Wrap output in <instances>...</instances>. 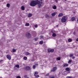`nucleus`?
I'll list each match as a JSON object with an SVG mask.
<instances>
[{
	"instance_id": "nucleus-1",
	"label": "nucleus",
	"mask_w": 78,
	"mask_h": 78,
	"mask_svg": "<svg viewBox=\"0 0 78 78\" xmlns=\"http://www.w3.org/2000/svg\"><path fill=\"white\" fill-rule=\"evenodd\" d=\"M42 3V2H40L39 1V0H32L30 4V5L31 6H36L37 5H39L40 3Z\"/></svg>"
},
{
	"instance_id": "nucleus-2",
	"label": "nucleus",
	"mask_w": 78,
	"mask_h": 78,
	"mask_svg": "<svg viewBox=\"0 0 78 78\" xmlns=\"http://www.w3.org/2000/svg\"><path fill=\"white\" fill-rule=\"evenodd\" d=\"M67 17L66 16H63L61 19V21L63 23L66 22L67 21Z\"/></svg>"
},
{
	"instance_id": "nucleus-3",
	"label": "nucleus",
	"mask_w": 78,
	"mask_h": 78,
	"mask_svg": "<svg viewBox=\"0 0 78 78\" xmlns=\"http://www.w3.org/2000/svg\"><path fill=\"white\" fill-rule=\"evenodd\" d=\"M26 35L27 38H31V34H30V33H27L26 34Z\"/></svg>"
},
{
	"instance_id": "nucleus-4",
	"label": "nucleus",
	"mask_w": 78,
	"mask_h": 78,
	"mask_svg": "<svg viewBox=\"0 0 78 78\" xmlns=\"http://www.w3.org/2000/svg\"><path fill=\"white\" fill-rule=\"evenodd\" d=\"M56 70H57V67H55L51 70V72H55Z\"/></svg>"
},
{
	"instance_id": "nucleus-5",
	"label": "nucleus",
	"mask_w": 78,
	"mask_h": 78,
	"mask_svg": "<svg viewBox=\"0 0 78 78\" xmlns=\"http://www.w3.org/2000/svg\"><path fill=\"white\" fill-rule=\"evenodd\" d=\"M48 53H50V52H53L54 51V50L53 49H48Z\"/></svg>"
},
{
	"instance_id": "nucleus-6",
	"label": "nucleus",
	"mask_w": 78,
	"mask_h": 78,
	"mask_svg": "<svg viewBox=\"0 0 78 78\" xmlns=\"http://www.w3.org/2000/svg\"><path fill=\"white\" fill-rule=\"evenodd\" d=\"M6 57L9 60H11V57L9 55H7Z\"/></svg>"
},
{
	"instance_id": "nucleus-7",
	"label": "nucleus",
	"mask_w": 78,
	"mask_h": 78,
	"mask_svg": "<svg viewBox=\"0 0 78 78\" xmlns=\"http://www.w3.org/2000/svg\"><path fill=\"white\" fill-rule=\"evenodd\" d=\"M33 16V14L31 13H29L28 15V17L30 18Z\"/></svg>"
},
{
	"instance_id": "nucleus-8",
	"label": "nucleus",
	"mask_w": 78,
	"mask_h": 78,
	"mask_svg": "<svg viewBox=\"0 0 78 78\" xmlns=\"http://www.w3.org/2000/svg\"><path fill=\"white\" fill-rule=\"evenodd\" d=\"M45 16L46 18H47V19H49V18H50V16H49V15L47 14H45Z\"/></svg>"
},
{
	"instance_id": "nucleus-9",
	"label": "nucleus",
	"mask_w": 78,
	"mask_h": 78,
	"mask_svg": "<svg viewBox=\"0 0 78 78\" xmlns=\"http://www.w3.org/2000/svg\"><path fill=\"white\" fill-rule=\"evenodd\" d=\"M71 20L73 22V21H74V20H75V17L74 16H73L71 18Z\"/></svg>"
},
{
	"instance_id": "nucleus-10",
	"label": "nucleus",
	"mask_w": 78,
	"mask_h": 78,
	"mask_svg": "<svg viewBox=\"0 0 78 78\" xmlns=\"http://www.w3.org/2000/svg\"><path fill=\"white\" fill-rule=\"evenodd\" d=\"M57 14V12H54V13H53L51 14V16H53V17L55 16V15H56V14Z\"/></svg>"
},
{
	"instance_id": "nucleus-11",
	"label": "nucleus",
	"mask_w": 78,
	"mask_h": 78,
	"mask_svg": "<svg viewBox=\"0 0 78 78\" xmlns=\"http://www.w3.org/2000/svg\"><path fill=\"white\" fill-rule=\"evenodd\" d=\"M21 9L23 11H24L25 10V6L24 5H22L21 7Z\"/></svg>"
},
{
	"instance_id": "nucleus-12",
	"label": "nucleus",
	"mask_w": 78,
	"mask_h": 78,
	"mask_svg": "<svg viewBox=\"0 0 78 78\" xmlns=\"http://www.w3.org/2000/svg\"><path fill=\"white\" fill-rule=\"evenodd\" d=\"M26 70H30V68L29 66H27L26 68Z\"/></svg>"
},
{
	"instance_id": "nucleus-13",
	"label": "nucleus",
	"mask_w": 78,
	"mask_h": 78,
	"mask_svg": "<svg viewBox=\"0 0 78 78\" xmlns=\"http://www.w3.org/2000/svg\"><path fill=\"white\" fill-rule=\"evenodd\" d=\"M63 16V13H60L58 15V17H61V16Z\"/></svg>"
},
{
	"instance_id": "nucleus-14",
	"label": "nucleus",
	"mask_w": 78,
	"mask_h": 78,
	"mask_svg": "<svg viewBox=\"0 0 78 78\" xmlns=\"http://www.w3.org/2000/svg\"><path fill=\"white\" fill-rule=\"evenodd\" d=\"M24 54L27 56H28V55H30V54L28 52H26L24 53Z\"/></svg>"
},
{
	"instance_id": "nucleus-15",
	"label": "nucleus",
	"mask_w": 78,
	"mask_h": 78,
	"mask_svg": "<svg viewBox=\"0 0 78 78\" xmlns=\"http://www.w3.org/2000/svg\"><path fill=\"white\" fill-rule=\"evenodd\" d=\"M72 41V39L69 38L68 39V41L69 42H71Z\"/></svg>"
},
{
	"instance_id": "nucleus-16",
	"label": "nucleus",
	"mask_w": 78,
	"mask_h": 78,
	"mask_svg": "<svg viewBox=\"0 0 78 78\" xmlns=\"http://www.w3.org/2000/svg\"><path fill=\"white\" fill-rule=\"evenodd\" d=\"M69 66V65L68 64H64L63 67H67Z\"/></svg>"
},
{
	"instance_id": "nucleus-17",
	"label": "nucleus",
	"mask_w": 78,
	"mask_h": 78,
	"mask_svg": "<svg viewBox=\"0 0 78 78\" xmlns=\"http://www.w3.org/2000/svg\"><path fill=\"white\" fill-rule=\"evenodd\" d=\"M7 7H8V8H10V4L9 3H7V5H6Z\"/></svg>"
},
{
	"instance_id": "nucleus-18",
	"label": "nucleus",
	"mask_w": 78,
	"mask_h": 78,
	"mask_svg": "<svg viewBox=\"0 0 78 78\" xmlns=\"http://www.w3.org/2000/svg\"><path fill=\"white\" fill-rule=\"evenodd\" d=\"M52 36L53 37H56V34L55 33H53L52 34Z\"/></svg>"
},
{
	"instance_id": "nucleus-19",
	"label": "nucleus",
	"mask_w": 78,
	"mask_h": 78,
	"mask_svg": "<svg viewBox=\"0 0 78 78\" xmlns=\"http://www.w3.org/2000/svg\"><path fill=\"white\" fill-rule=\"evenodd\" d=\"M56 8L57 7L56 6V5H55L53 7V8L54 9H56Z\"/></svg>"
},
{
	"instance_id": "nucleus-20",
	"label": "nucleus",
	"mask_w": 78,
	"mask_h": 78,
	"mask_svg": "<svg viewBox=\"0 0 78 78\" xmlns=\"http://www.w3.org/2000/svg\"><path fill=\"white\" fill-rule=\"evenodd\" d=\"M66 71H70V69L68 68H67L66 69Z\"/></svg>"
},
{
	"instance_id": "nucleus-21",
	"label": "nucleus",
	"mask_w": 78,
	"mask_h": 78,
	"mask_svg": "<svg viewBox=\"0 0 78 78\" xmlns=\"http://www.w3.org/2000/svg\"><path fill=\"white\" fill-rule=\"evenodd\" d=\"M16 67H17V68H19V65H16L15 66Z\"/></svg>"
},
{
	"instance_id": "nucleus-22",
	"label": "nucleus",
	"mask_w": 78,
	"mask_h": 78,
	"mask_svg": "<svg viewBox=\"0 0 78 78\" xmlns=\"http://www.w3.org/2000/svg\"><path fill=\"white\" fill-rule=\"evenodd\" d=\"M26 25L25 26H27V27L30 26V24L29 23H26Z\"/></svg>"
},
{
	"instance_id": "nucleus-23",
	"label": "nucleus",
	"mask_w": 78,
	"mask_h": 78,
	"mask_svg": "<svg viewBox=\"0 0 78 78\" xmlns=\"http://www.w3.org/2000/svg\"><path fill=\"white\" fill-rule=\"evenodd\" d=\"M34 76H36V78H38V77H39V75H36V74H34Z\"/></svg>"
},
{
	"instance_id": "nucleus-24",
	"label": "nucleus",
	"mask_w": 78,
	"mask_h": 78,
	"mask_svg": "<svg viewBox=\"0 0 78 78\" xmlns=\"http://www.w3.org/2000/svg\"><path fill=\"white\" fill-rule=\"evenodd\" d=\"M40 0V1H39L40 2H42V3H40V4H43V2H42V1H43V0Z\"/></svg>"
},
{
	"instance_id": "nucleus-25",
	"label": "nucleus",
	"mask_w": 78,
	"mask_h": 78,
	"mask_svg": "<svg viewBox=\"0 0 78 78\" xmlns=\"http://www.w3.org/2000/svg\"><path fill=\"white\" fill-rule=\"evenodd\" d=\"M16 52V50L15 49H13L12 50V52L13 53H14V52Z\"/></svg>"
},
{
	"instance_id": "nucleus-26",
	"label": "nucleus",
	"mask_w": 78,
	"mask_h": 78,
	"mask_svg": "<svg viewBox=\"0 0 78 78\" xmlns=\"http://www.w3.org/2000/svg\"><path fill=\"white\" fill-rule=\"evenodd\" d=\"M43 41H40V44H43Z\"/></svg>"
},
{
	"instance_id": "nucleus-27",
	"label": "nucleus",
	"mask_w": 78,
	"mask_h": 78,
	"mask_svg": "<svg viewBox=\"0 0 78 78\" xmlns=\"http://www.w3.org/2000/svg\"><path fill=\"white\" fill-rule=\"evenodd\" d=\"M23 59H24V60H27V57H23Z\"/></svg>"
},
{
	"instance_id": "nucleus-28",
	"label": "nucleus",
	"mask_w": 78,
	"mask_h": 78,
	"mask_svg": "<svg viewBox=\"0 0 78 78\" xmlns=\"http://www.w3.org/2000/svg\"><path fill=\"white\" fill-rule=\"evenodd\" d=\"M36 66L33 65V69H36Z\"/></svg>"
},
{
	"instance_id": "nucleus-29",
	"label": "nucleus",
	"mask_w": 78,
	"mask_h": 78,
	"mask_svg": "<svg viewBox=\"0 0 78 78\" xmlns=\"http://www.w3.org/2000/svg\"><path fill=\"white\" fill-rule=\"evenodd\" d=\"M73 56V54H71L70 55V58H72V56Z\"/></svg>"
},
{
	"instance_id": "nucleus-30",
	"label": "nucleus",
	"mask_w": 78,
	"mask_h": 78,
	"mask_svg": "<svg viewBox=\"0 0 78 78\" xmlns=\"http://www.w3.org/2000/svg\"><path fill=\"white\" fill-rule=\"evenodd\" d=\"M16 78H21V77L19 76H17L16 77Z\"/></svg>"
},
{
	"instance_id": "nucleus-31",
	"label": "nucleus",
	"mask_w": 78,
	"mask_h": 78,
	"mask_svg": "<svg viewBox=\"0 0 78 78\" xmlns=\"http://www.w3.org/2000/svg\"><path fill=\"white\" fill-rule=\"evenodd\" d=\"M42 4H38V5H38V8H41V5Z\"/></svg>"
},
{
	"instance_id": "nucleus-32",
	"label": "nucleus",
	"mask_w": 78,
	"mask_h": 78,
	"mask_svg": "<svg viewBox=\"0 0 78 78\" xmlns=\"http://www.w3.org/2000/svg\"><path fill=\"white\" fill-rule=\"evenodd\" d=\"M66 78H73L70 76H67Z\"/></svg>"
},
{
	"instance_id": "nucleus-33",
	"label": "nucleus",
	"mask_w": 78,
	"mask_h": 78,
	"mask_svg": "<svg viewBox=\"0 0 78 78\" xmlns=\"http://www.w3.org/2000/svg\"><path fill=\"white\" fill-rule=\"evenodd\" d=\"M57 60H58V61H60L61 60V58L58 57L57 58Z\"/></svg>"
},
{
	"instance_id": "nucleus-34",
	"label": "nucleus",
	"mask_w": 78,
	"mask_h": 78,
	"mask_svg": "<svg viewBox=\"0 0 78 78\" xmlns=\"http://www.w3.org/2000/svg\"><path fill=\"white\" fill-rule=\"evenodd\" d=\"M38 38L37 37V38H36L34 39V40L35 41H37V39H38Z\"/></svg>"
},
{
	"instance_id": "nucleus-35",
	"label": "nucleus",
	"mask_w": 78,
	"mask_h": 78,
	"mask_svg": "<svg viewBox=\"0 0 78 78\" xmlns=\"http://www.w3.org/2000/svg\"><path fill=\"white\" fill-rule=\"evenodd\" d=\"M35 75H37L38 74V72H35Z\"/></svg>"
},
{
	"instance_id": "nucleus-36",
	"label": "nucleus",
	"mask_w": 78,
	"mask_h": 78,
	"mask_svg": "<svg viewBox=\"0 0 78 78\" xmlns=\"http://www.w3.org/2000/svg\"><path fill=\"white\" fill-rule=\"evenodd\" d=\"M34 27L35 28H37V27H38V25H37V24L35 25Z\"/></svg>"
},
{
	"instance_id": "nucleus-37",
	"label": "nucleus",
	"mask_w": 78,
	"mask_h": 78,
	"mask_svg": "<svg viewBox=\"0 0 78 78\" xmlns=\"http://www.w3.org/2000/svg\"><path fill=\"white\" fill-rule=\"evenodd\" d=\"M72 62V60L70 59L69 60V61H68V63H70V62Z\"/></svg>"
},
{
	"instance_id": "nucleus-38",
	"label": "nucleus",
	"mask_w": 78,
	"mask_h": 78,
	"mask_svg": "<svg viewBox=\"0 0 78 78\" xmlns=\"http://www.w3.org/2000/svg\"><path fill=\"white\" fill-rule=\"evenodd\" d=\"M51 33H55V32L53 30H52L51 32Z\"/></svg>"
},
{
	"instance_id": "nucleus-39",
	"label": "nucleus",
	"mask_w": 78,
	"mask_h": 78,
	"mask_svg": "<svg viewBox=\"0 0 78 78\" xmlns=\"http://www.w3.org/2000/svg\"><path fill=\"white\" fill-rule=\"evenodd\" d=\"M55 1L56 3H58V0H55Z\"/></svg>"
},
{
	"instance_id": "nucleus-40",
	"label": "nucleus",
	"mask_w": 78,
	"mask_h": 78,
	"mask_svg": "<svg viewBox=\"0 0 78 78\" xmlns=\"http://www.w3.org/2000/svg\"><path fill=\"white\" fill-rule=\"evenodd\" d=\"M40 38H43V37H43V36H40Z\"/></svg>"
},
{
	"instance_id": "nucleus-41",
	"label": "nucleus",
	"mask_w": 78,
	"mask_h": 78,
	"mask_svg": "<svg viewBox=\"0 0 78 78\" xmlns=\"http://www.w3.org/2000/svg\"><path fill=\"white\" fill-rule=\"evenodd\" d=\"M72 59H74V58H75V57L73 56L72 57Z\"/></svg>"
},
{
	"instance_id": "nucleus-42",
	"label": "nucleus",
	"mask_w": 78,
	"mask_h": 78,
	"mask_svg": "<svg viewBox=\"0 0 78 78\" xmlns=\"http://www.w3.org/2000/svg\"><path fill=\"white\" fill-rule=\"evenodd\" d=\"M49 75V74L47 73L46 75V76H48Z\"/></svg>"
},
{
	"instance_id": "nucleus-43",
	"label": "nucleus",
	"mask_w": 78,
	"mask_h": 78,
	"mask_svg": "<svg viewBox=\"0 0 78 78\" xmlns=\"http://www.w3.org/2000/svg\"><path fill=\"white\" fill-rule=\"evenodd\" d=\"M35 66H38V64L37 63H35Z\"/></svg>"
},
{
	"instance_id": "nucleus-44",
	"label": "nucleus",
	"mask_w": 78,
	"mask_h": 78,
	"mask_svg": "<svg viewBox=\"0 0 78 78\" xmlns=\"http://www.w3.org/2000/svg\"><path fill=\"white\" fill-rule=\"evenodd\" d=\"M27 75H25L24 76V78H27Z\"/></svg>"
},
{
	"instance_id": "nucleus-45",
	"label": "nucleus",
	"mask_w": 78,
	"mask_h": 78,
	"mask_svg": "<svg viewBox=\"0 0 78 78\" xmlns=\"http://www.w3.org/2000/svg\"><path fill=\"white\" fill-rule=\"evenodd\" d=\"M49 78H55L54 77H51Z\"/></svg>"
},
{
	"instance_id": "nucleus-46",
	"label": "nucleus",
	"mask_w": 78,
	"mask_h": 78,
	"mask_svg": "<svg viewBox=\"0 0 78 78\" xmlns=\"http://www.w3.org/2000/svg\"><path fill=\"white\" fill-rule=\"evenodd\" d=\"M76 41H78V38H77L76 40Z\"/></svg>"
},
{
	"instance_id": "nucleus-47",
	"label": "nucleus",
	"mask_w": 78,
	"mask_h": 78,
	"mask_svg": "<svg viewBox=\"0 0 78 78\" xmlns=\"http://www.w3.org/2000/svg\"><path fill=\"white\" fill-rule=\"evenodd\" d=\"M2 61H3V60H0V62H2Z\"/></svg>"
},
{
	"instance_id": "nucleus-48",
	"label": "nucleus",
	"mask_w": 78,
	"mask_h": 78,
	"mask_svg": "<svg viewBox=\"0 0 78 78\" xmlns=\"http://www.w3.org/2000/svg\"><path fill=\"white\" fill-rule=\"evenodd\" d=\"M58 26H59V25H57L56 26V27H58Z\"/></svg>"
},
{
	"instance_id": "nucleus-49",
	"label": "nucleus",
	"mask_w": 78,
	"mask_h": 78,
	"mask_svg": "<svg viewBox=\"0 0 78 78\" xmlns=\"http://www.w3.org/2000/svg\"><path fill=\"white\" fill-rule=\"evenodd\" d=\"M73 34H75V32H74L73 33Z\"/></svg>"
},
{
	"instance_id": "nucleus-50",
	"label": "nucleus",
	"mask_w": 78,
	"mask_h": 78,
	"mask_svg": "<svg viewBox=\"0 0 78 78\" xmlns=\"http://www.w3.org/2000/svg\"><path fill=\"white\" fill-rule=\"evenodd\" d=\"M73 13H74V14H75V12H73Z\"/></svg>"
},
{
	"instance_id": "nucleus-51",
	"label": "nucleus",
	"mask_w": 78,
	"mask_h": 78,
	"mask_svg": "<svg viewBox=\"0 0 78 78\" xmlns=\"http://www.w3.org/2000/svg\"><path fill=\"white\" fill-rule=\"evenodd\" d=\"M26 78H29L28 77H26Z\"/></svg>"
},
{
	"instance_id": "nucleus-52",
	"label": "nucleus",
	"mask_w": 78,
	"mask_h": 78,
	"mask_svg": "<svg viewBox=\"0 0 78 78\" xmlns=\"http://www.w3.org/2000/svg\"><path fill=\"white\" fill-rule=\"evenodd\" d=\"M65 1H67V0H64Z\"/></svg>"
}]
</instances>
